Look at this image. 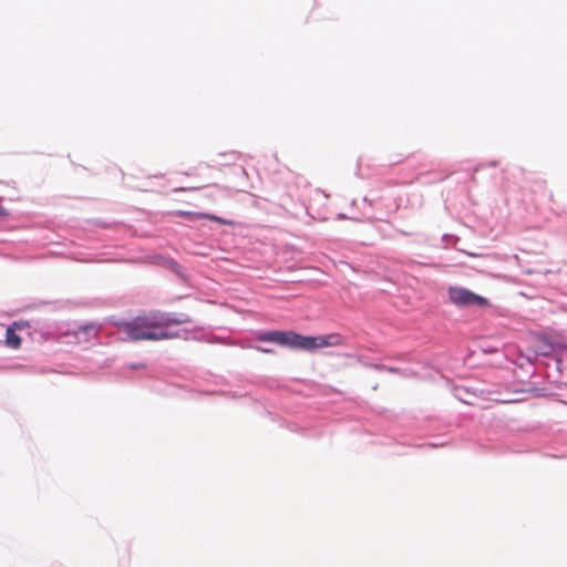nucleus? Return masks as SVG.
I'll list each match as a JSON object with an SVG mask.
<instances>
[{
    "mask_svg": "<svg viewBox=\"0 0 567 567\" xmlns=\"http://www.w3.org/2000/svg\"><path fill=\"white\" fill-rule=\"evenodd\" d=\"M159 323L167 327L168 324H181V323H187L189 322V319L184 313H176V312H168V313H162L159 317Z\"/></svg>",
    "mask_w": 567,
    "mask_h": 567,
    "instance_id": "obj_6",
    "label": "nucleus"
},
{
    "mask_svg": "<svg viewBox=\"0 0 567 567\" xmlns=\"http://www.w3.org/2000/svg\"><path fill=\"white\" fill-rule=\"evenodd\" d=\"M83 330L90 334V333H96V329L94 327V324H86L83 327Z\"/></svg>",
    "mask_w": 567,
    "mask_h": 567,
    "instance_id": "obj_15",
    "label": "nucleus"
},
{
    "mask_svg": "<svg viewBox=\"0 0 567 567\" xmlns=\"http://www.w3.org/2000/svg\"><path fill=\"white\" fill-rule=\"evenodd\" d=\"M8 216V212L4 207L0 206V218H6Z\"/></svg>",
    "mask_w": 567,
    "mask_h": 567,
    "instance_id": "obj_18",
    "label": "nucleus"
},
{
    "mask_svg": "<svg viewBox=\"0 0 567 567\" xmlns=\"http://www.w3.org/2000/svg\"><path fill=\"white\" fill-rule=\"evenodd\" d=\"M256 340L302 351L303 334L293 330H269L258 332Z\"/></svg>",
    "mask_w": 567,
    "mask_h": 567,
    "instance_id": "obj_2",
    "label": "nucleus"
},
{
    "mask_svg": "<svg viewBox=\"0 0 567 567\" xmlns=\"http://www.w3.org/2000/svg\"><path fill=\"white\" fill-rule=\"evenodd\" d=\"M126 332L131 340H163L176 337V332H172L168 327L152 321L147 318H136L127 323Z\"/></svg>",
    "mask_w": 567,
    "mask_h": 567,
    "instance_id": "obj_1",
    "label": "nucleus"
},
{
    "mask_svg": "<svg viewBox=\"0 0 567 567\" xmlns=\"http://www.w3.org/2000/svg\"><path fill=\"white\" fill-rule=\"evenodd\" d=\"M554 350V347L551 343L546 342L543 344L542 349L538 351V354L547 357Z\"/></svg>",
    "mask_w": 567,
    "mask_h": 567,
    "instance_id": "obj_10",
    "label": "nucleus"
},
{
    "mask_svg": "<svg viewBox=\"0 0 567 567\" xmlns=\"http://www.w3.org/2000/svg\"><path fill=\"white\" fill-rule=\"evenodd\" d=\"M256 349L264 353H272L274 352L271 349H268V348L256 347Z\"/></svg>",
    "mask_w": 567,
    "mask_h": 567,
    "instance_id": "obj_19",
    "label": "nucleus"
},
{
    "mask_svg": "<svg viewBox=\"0 0 567 567\" xmlns=\"http://www.w3.org/2000/svg\"><path fill=\"white\" fill-rule=\"evenodd\" d=\"M445 444H446V442H444V441H434V442H429L425 445L431 447V449H435V447H442Z\"/></svg>",
    "mask_w": 567,
    "mask_h": 567,
    "instance_id": "obj_14",
    "label": "nucleus"
},
{
    "mask_svg": "<svg viewBox=\"0 0 567 567\" xmlns=\"http://www.w3.org/2000/svg\"><path fill=\"white\" fill-rule=\"evenodd\" d=\"M371 369H374L377 371H386V365L381 363H373L371 364Z\"/></svg>",
    "mask_w": 567,
    "mask_h": 567,
    "instance_id": "obj_16",
    "label": "nucleus"
},
{
    "mask_svg": "<svg viewBox=\"0 0 567 567\" xmlns=\"http://www.w3.org/2000/svg\"><path fill=\"white\" fill-rule=\"evenodd\" d=\"M144 367H145V364H143V363H134V364L130 365V369L131 370H138V369H142Z\"/></svg>",
    "mask_w": 567,
    "mask_h": 567,
    "instance_id": "obj_17",
    "label": "nucleus"
},
{
    "mask_svg": "<svg viewBox=\"0 0 567 567\" xmlns=\"http://www.w3.org/2000/svg\"><path fill=\"white\" fill-rule=\"evenodd\" d=\"M456 396H457L461 401H463L464 403H466V404H473L470 400H467V399L463 398V396L460 394V392H458V391H457V393H456Z\"/></svg>",
    "mask_w": 567,
    "mask_h": 567,
    "instance_id": "obj_21",
    "label": "nucleus"
},
{
    "mask_svg": "<svg viewBox=\"0 0 567 567\" xmlns=\"http://www.w3.org/2000/svg\"><path fill=\"white\" fill-rule=\"evenodd\" d=\"M386 371L390 373H399L400 369L395 367H386Z\"/></svg>",
    "mask_w": 567,
    "mask_h": 567,
    "instance_id": "obj_20",
    "label": "nucleus"
},
{
    "mask_svg": "<svg viewBox=\"0 0 567 567\" xmlns=\"http://www.w3.org/2000/svg\"><path fill=\"white\" fill-rule=\"evenodd\" d=\"M152 262L156 266L168 269L182 280H186L187 278L185 268L182 265H179L175 259L168 256L156 254L152 256Z\"/></svg>",
    "mask_w": 567,
    "mask_h": 567,
    "instance_id": "obj_5",
    "label": "nucleus"
},
{
    "mask_svg": "<svg viewBox=\"0 0 567 567\" xmlns=\"http://www.w3.org/2000/svg\"><path fill=\"white\" fill-rule=\"evenodd\" d=\"M243 395H244V394H241V393H235L233 396H234V398H241Z\"/></svg>",
    "mask_w": 567,
    "mask_h": 567,
    "instance_id": "obj_22",
    "label": "nucleus"
},
{
    "mask_svg": "<svg viewBox=\"0 0 567 567\" xmlns=\"http://www.w3.org/2000/svg\"><path fill=\"white\" fill-rule=\"evenodd\" d=\"M206 218H208L209 220H214V221H217L221 225H229L231 224V221L225 219V218H221L219 216H216V215H212V214H206L205 215Z\"/></svg>",
    "mask_w": 567,
    "mask_h": 567,
    "instance_id": "obj_11",
    "label": "nucleus"
},
{
    "mask_svg": "<svg viewBox=\"0 0 567 567\" xmlns=\"http://www.w3.org/2000/svg\"><path fill=\"white\" fill-rule=\"evenodd\" d=\"M231 173L240 179L238 183V187L240 190H243L244 187L247 186L246 179H247L248 174H247L246 169L243 166L236 165V166L231 167Z\"/></svg>",
    "mask_w": 567,
    "mask_h": 567,
    "instance_id": "obj_8",
    "label": "nucleus"
},
{
    "mask_svg": "<svg viewBox=\"0 0 567 567\" xmlns=\"http://www.w3.org/2000/svg\"><path fill=\"white\" fill-rule=\"evenodd\" d=\"M344 343V337L340 333L323 336H303L302 351L315 352L321 348L338 347Z\"/></svg>",
    "mask_w": 567,
    "mask_h": 567,
    "instance_id": "obj_4",
    "label": "nucleus"
},
{
    "mask_svg": "<svg viewBox=\"0 0 567 567\" xmlns=\"http://www.w3.org/2000/svg\"><path fill=\"white\" fill-rule=\"evenodd\" d=\"M6 342L12 349H18L21 344V338L11 328L6 330Z\"/></svg>",
    "mask_w": 567,
    "mask_h": 567,
    "instance_id": "obj_7",
    "label": "nucleus"
},
{
    "mask_svg": "<svg viewBox=\"0 0 567 567\" xmlns=\"http://www.w3.org/2000/svg\"><path fill=\"white\" fill-rule=\"evenodd\" d=\"M288 429L292 432H297V433H301V434H306V429L303 427H300L299 425H297L296 423H291L289 425H287Z\"/></svg>",
    "mask_w": 567,
    "mask_h": 567,
    "instance_id": "obj_13",
    "label": "nucleus"
},
{
    "mask_svg": "<svg viewBox=\"0 0 567 567\" xmlns=\"http://www.w3.org/2000/svg\"><path fill=\"white\" fill-rule=\"evenodd\" d=\"M355 358L358 359V361H359L362 365H364V367H367V368H371V364H373V362H372L369 358H367V357H363V355H355Z\"/></svg>",
    "mask_w": 567,
    "mask_h": 567,
    "instance_id": "obj_12",
    "label": "nucleus"
},
{
    "mask_svg": "<svg viewBox=\"0 0 567 567\" xmlns=\"http://www.w3.org/2000/svg\"><path fill=\"white\" fill-rule=\"evenodd\" d=\"M219 156L225 157L226 161L225 162L213 161L214 163L209 165L210 167H215L216 165H230L233 162H235L237 159V155L234 152L228 153V154L223 153V154H219Z\"/></svg>",
    "mask_w": 567,
    "mask_h": 567,
    "instance_id": "obj_9",
    "label": "nucleus"
},
{
    "mask_svg": "<svg viewBox=\"0 0 567 567\" xmlns=\"http://www.w3.org/2000/svg\"><path fill=\"white\" fill-rule=\"evenodd\" d=\"M447 295L450 301L458 307L476 306L478 308H484L489 305L488 300L485 297L477 295L464 287H449Z\"/></svg>",
    "mask_w": 567,
    "mask_h": 567,
    "instance_id": "obj_3",
    "label": "nucleus"
},
{
    "mask_svg": "<svg viewBox=\"0 0 567 567\" xmlns=\"http://www.w3.org/2000/svg\"><path fill=\"white\" fill-rule=\"evenodd\" d=\"M489 166H496L497 165V162L493 161V162H489L488 164Z\"/></svg>",
    "mask_w": 567,
    "mask_h": 567,
    "instance_id": "obj_23",
    "label": "nucleus"
}]
</instances>
